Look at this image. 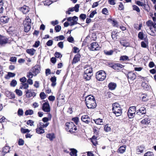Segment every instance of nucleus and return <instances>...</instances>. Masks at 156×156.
<instances>
[{
    "label": "nucleus",
    "mask_w": 156,
    "mask_h": 156,
    "mask_svg": "<svg viewBox=\"0 0 156 156\" xmlns=\"http://www.w3.org/2000/svg\"><path fill=\"white\" fill-rule=\"evenodd\" d=\"M85 101L87 106L88 108H94L96 107V104L93 96H87L85 99Z\"/></svg>",
    "instance_id": "nucleus-1"
},
{
    "label": "nucleus",
    "mask_w": 156,
    "mask_h": 156,
    "mask_svg": "<svg viewBox=\"0 0 156 156\" xmlns=\"http://www.w3.org/2000/svg\"><path fill=\"white\" fill-rule=\"evenodd\" d=\"M23 24L24 26V31L26 32H28L30 30L31 27V20L28 16L26 17L24 20Z\"/></svg>",
    "instance_id": "nucleus-2"
},
{
    "label": "nucleus",
    "mask_w": 156,
    "mask_h": 156,
    "mask_svg": "<svg viewBox=\"0 0 156 156\" xmlns=\"http://www.w3.org/2000/svg\"><path fill=\"white\" fill-rule=\"evenodd\" d=\"M66 126L67 131L71 133H75L77 129L76 126L72 122L66 123Z\"/></svg>",
    "instance_id": "nucleus-3"
},
{
    "label": "nucleus",
    "mask_w": 156,
    "mask_h": 156,
    "mask_svg": "<svg viewBox=\"0 0 156 156\" xmlns=\"http://www.w3.org/2000/svg\"><path fill=\"white\" fill-rule=\"evenodd\" d=\"M106 74L103 71H100L96 73V78L99 81H103L105 78Z\"/></svg>",
    "instance_id": "nucleus-4"
},
{
    "label": "nucleus",
    "mask_w": 156,
    "mask_h": 156,
    "mask_svg": "<svg viewBox=\"0 0 156 156\" xmlns=\"http://www.w3.org/2000/svg\"><path fill=\"white\" fill-rule=\"evenodd\" d=\"M136 107L131 106L130 107L127 112V115L129 118H132L134 117L136 111Z\"/></svg>",
    "instance_id": "nucleus-5"
},
{
    "label": "nucleus",
    "mask_w": 156,
    "mask_h": 156,
    "mask_svg": "<svg viewBox=\"0 0 156 156\" xmlns=\"http://www.w3.org/2000/svg\"><path fill=\"white\" fill-rule=\"evenodd\" d=\"M89 49L92 51L98 50L100 48L97 42H93L89 46Z\"/></svg>",
    "instance_id": "nucleus-6"
},
{
    "label": "nucleus",
    "mask_w": 156,
    "mask_h": 156,
    "mask_svg": "<svg viewBox=\"0 0 156 156\" xmlns=\"http://www.w3.org/2000/svg\"><path fill=\"white\" fill-rule=\"evenodd\" d=\"M40 70L41 68L38 65L35 66L30 70V71L34 73V76H36L40 73Z\"/></svg>",
    "instance_id": "nucleus-7"
},
{
    "label": "nucleus",
    "mask_w": 156,
    "mask_h": 156,
    "mask_svg": "<svg viewBox=\"0 0 156 156\" xmlns=\"http://www.w3.org/2000/svg\"><path fill=\"white\" fill-rule=\"evenodd\" d=\"M42 109L44 112H48L50 111V105L48 102H46L43 104Z\"/></svg>",
    "instance_id": "nucleus-8"
},
{
    "label": "nucleus",
    "mask_w": 156,
    "mask_h": 156,
    "mask_svg": "<svg viewBox=\"0 0 156 156\" xmlns=\"http://www.w3.org/2000/svg\"><path fill=\"white\" fill-rule=\"evenodd\" d=\"M26 97L29 98L32 97H34L36 95V93L33 90H28L25 91Z\"/></svg>",
    "instance_id": "nucleus-9"
},
{
    "label": "nucleus",
    "mask_w": 156,
    "mask_h": 156,
    "mask_svg": "<svg viewBox=\"0 0 156 156\" xmlns=\"http://www.w3.org/2000/svg\"><path fill=\"white\" fill-rule=\"evenodd\" d=\"M81 120L86 124H89L91 121V119L87 115L82 116L81 118Z\"/></svg>",
    "instance_id": "nucleus-10"
},
{
    "label": "nucleus",
    "mask_w": 156,
    "mask_h": 156,
    "mask_svg": "<svg viewBox=\"0 0 156 156\" xmlns=\"http://www.w3.org/2000/svg\"><path fill=\"white\" fill-rule=\"evenodd\" d=\"M128 79L129 81H133L136 78V75L135 74L132 72H130L128 73L127 75Z\"/></svg>",
    "instance_id": "nucleus-11"
},
{
    "label": "nucleus",
    "mask_w": 156,
    "mask_h": 156,
    "mask_svg": "<svg viewBox=\"0 0 156 156\" xmlns=\"http://www.w3.org/2000/svg\"><path fill=\"white\" fill-rule=\"evenodd\" d=\"M8 38L2 36L0 34V44L3 45L7 43L8 41Z\"/></svg>",
    "instance_id": "nucleus-12"
},
{
    "label": "nucleus",
    "mask_w": 156,
    "mask_h": 156,
    "mask_svg": "<svg viewBox=\"0 0 156 156\" xmlns=\"http://www.w3.org/2000/svg\"><path fill=\"white\" fill-rule=\"evenodd\" d=\"M122 109L121 107L119 108H117L112 110L113 112L115 115L116 116H118L121 115L122 113Z\"/></svg>",
    "instance_id": "nucleus-13"
},
{
    "label": "nucleus",
    "mask_w": 156,
    "mask_h": 156,
    "mask_svg": "<svg viewBox=\"0 0 156 156\" xmlns=\"http://www.w3.org/2000/svg\"><path fill=\"white\" fill-rule=\"evenodd\" d=\"M20 10L24 14H26L29 12V8L28 6L24 5L23 7L20 8Z\"/></svg>",
    "instance_id": "nucleus-14"
},
{
    "label": "nucleus",
    "mask_w": 156,
    "mask_h": 156,
    "mask_svg": "<svg viewBox=\"0 0 156 156\" xmlns=\"http://www.w3.org/2000/svg\"><path fill=\"white\" fill-rule=\"evenodd\" d=\"M145 149V147L144 145L138 146L136 148V153L138 154L143 153Z\"/></svg>",
    "instance_id": "nucleus-15"
},
{
    "label": "nucleus",
    "mask_w": 156,
    "mask_h": 156,
    "mask_svg": "<svg viewBox=\"0 0 156 156\" xmlns=\"http://www.w3.org/2000/svg\"><path fill=\"white\" fill-rule=\"evenodd\" d=\"M111 67L115 69L119 70L120 68H123L124 66L119 63H116L112 65Z\"/></svg>",
    "instance_id": "nucleus-16"
},
{
    "label": "nucleus",
    "mask_w": 156,
    "mask_h": 156,
    "mask_svg": "<svg viewBox=\"0 0 156 156\" xmlns=\"http://www.w3.org/2000/svg\"><path fill=\"white\" fill-rule=\"evenodd\" d=\"M78 20V18L76 16H74L73 17L72 20V21H71L70 23V26H72L75 24H79L77 22Z\"/></svg>",
    "instance_id": "nucleus-17"
},
{
    "label": "nucleus",
    "mask_w": 156,
    "mask_h": 156,
    "mask_svg": "<svg viewBox=\"0 0 156 156\" xmlns=\"http://www.w3.org/2000/svg\"><path fill=\"white\" fill-rule=\"evenodd\" d=\"M80 55L79 54H77L73 58V64H75L78 62L80 61Z\"/></svg>",
    "instance_id": "nucleus-18"
},
{
    "label": "nucleus",
    "mask_w": 156,
    "mask_h": 156,
    "mask_svg": "<svg viewBox=\"0 0 156 156\" xmlns=\"http://www.w3.org/2000/svg\"><path fill=\"white\" fill-rule=\"evenodd\" d=\"M80 6L79 4H76L75 6L73 8H70L69 9V11L73 12L75 11L76 12H77L79 11Z\"/></svg>",
    "instance_id": "nucleus-19"
},
{
    "label": "nucleus",
    "mask_w": 156,
    "mask_h": 156,
    "mask_svg": "<svg viewBox=\"0 0 156 156\" xmlns=\"http://www.w3.org/2000/svg\"><path fill=\"white\" fill-rule=\"evenodd\" d=\"M46 137L49 139L50 141L53 140L55 137V135L53 133L47 134L46 135Z\"/></svg>",
    "instance_id": "nucleus-20"
},
{
    "label": "nucleus",
    "mask_w": 156,
    "mask_h": 156,
    "mask_svg": "<svg viewBox=\"0 0 156 156\" xmlns=\"http://www.w3.org/2000/svg\"><path fill=\"white\" fill-rule=\"evenodd\" d=\"M70 150L71 151L70 154L71 156H77V150L74 148H71Z\"/></svg>",
    "instance_id": "nucleus-21"
},
{
    "label": "nucleus",
    "mask_w": 156,
    "mask_h": 156,
    "mask_svg": "<svg viewBox=\"0 0 156 156\" xmlns=\"http://www.w3.org/2000/svg\"><path fill=\"white\" fill-rule=\"evenodd\" d=\"M116 87V84L114 83H111L108 85V87L109 89L111 90H114Z\"/></svg>",
    "instance_id": "nucleus-22"
},
{
    "label": "nucleus",
    "mask_w": 156,
    "mask_h": 156,
    "mask_svg": "<svg viewBox=\"0 0 156 156\" xmlns=\"http://www.w3.org/2000/svg\"><path fill=\"white\" fill-rule=\"evenodd\" d=\"M155 30H154L152 27H150V30H147V33L152 36H154L155 35V33L154 32Z\"/></svg>",
    "instance_id": "nucleus-23"
},
{
    "label": "nucleus",
    "mask_w": 156,
    "mask_h": 156,
    "mask_svg": "<svg viewBox=\"0 0 156 156\" xmlns=\"http://www.w3.org/2000/svg\"><path fill=\"white\" fill-rule=\"evenodd\" d=\"M93 74L84 73L83 78L87 80H89L90 79L91 76Z\"/></svg>",
    "instance_id": "nucleus-24"
},
{
    "label": "nucleus",
    "mask_w": 156,
    "mask_h": 156,
    "mask_svg": "<svg viewBox=\"0 0 156 156\" xmlns=\"http://www.w3.org/2000/svg\"><path fill=\"white\" fill-rule=\"evenodd\" d=\"M27 52L31 55H34L35 50L34 48H31L30 49H28L26 51Z\"/></svg>",
    "instance_id": "nucleus-25"
},
{
    "label": "nucleus",
    "mask_w": 156,
    "mask_h": 156,
    "mask_svg": "<svg viewBox=\"0 0 156 156\" xmlns=\"http://www.w3.org/2000/svg\"><path fill=\"white\" fill-rule=\"evenodd\" d=\"M36 132L38 134H42L44 132V130L42 127H40L39 128L36 129Z\"/></svg>",
    "instance_id": "nucleus-26"
},
{
    "label": "nucleus",
    "mask_w": 156,
    "mask_h": 156,
    "mask_svg": "<svg viewBox=\"0 0 156 156\" xmlns=\"http://www.w3.org/2000/svg\"><path fill=\"white\" fill-rule=\"evenodd\" d=\"M9 20V18L5 16L2 17L0 18L1 21L5 23H6L8 22Z\"/></svg>",
    "instance_id": "nucleus-27"
},
{
    "label": "nucleus",
    "mask_w": 156,
    "mask_h": 156,
    "mask_svg": "<svg viewBox=\"0 0 156 156\" xmlns=\"http://www.w3.org/2000/svg\"><path fill=\"white\" fill-rule=\"evenodd\" d=\"M150 122L149 118H146L143 119L141 121V123L142 124H148Z\"/></svg>",
    "instance_id": "nucleus-28"
},
{
    "label": "nucleus",
    "mask_w": 156,
    "mask_h": 156,
    "mask_svg": "<svg viewBox=\"0 0 156 156\" xmlns=\"http://www.w3.org/2000/svg\"><path fill=\"white\" fill-rule=\"evenodd\" d=\"M144 2H140V1H137L136 3L137 5L140 6H143L145 3H147V0H144Z\"/></svg>",
    "instance_id": "nucleus-29"
},
{
    "label": "nucleus",
    "mask_w": 156,
    "mask_h": 156,
    "mask_svg": "<svg viewBox=\"0 0 156 156\" xmlns=\"http://www.w3.org/2000/svg\"><path fill=\"white\" fill-rule=\"evenodd\" d=\"M92 72V68L90 67H88V68L84 71V73L93 74Z\"/></svg>",
    "instance_id": "nucleus-30"
},
{
    "label": "nucleus",
    "mask_w": 156,
    "mask_h": 156,
    "mask_svg": "<svg viewBox=\"0 0 156 156\" xmlns=\"http://www.w3.org/2000/svg\"><path fill=\"white\" fill-rule=\"evenodd\" d=\"M33 111L31 109L27 110L25 112V115H31L33 114Z\"/></svg>",
    "instance_id": "nucleus-31"
},
{
    "label": "nucleus",
    "mask_w": 156,
    "mask_h": 156,
    "mask_svg": "<svg viewBox=\"0 0 156 156\" xmlns=\"http://www.w3.org/2000/svg\"><path fill=\"white\" fill-rule=\"evenodd\" d=\"M95 123L98 125H102L103 124V122L102 119L99 118L94 120Z\"/></svg>",
    "instance_id": "nucleus-32"
},
{
    "label": "nucleus",
    "mask_w": 156,
    "mask_h": 156,
    "mask_svg": "<svg viewBox=\"0 0 156 156\" xmlns=\"http://www.w3.org/2000/svg\"><path fill=\"white\" fill-rule=\"evenodd\" d=\"M112 110H114L115 109H116L117 108H119L120 107H121L120 106V105L117 103H113L112 104Z\"/></svg>",
    "instance_id": "nucleus-33"
},
{
    "label": "nucleus",
    "mask_w": 156,
    "mask_h": 156,
    "mask_svg": "<svg viewBox=\"0 0 156 156\" xmlns=\"http://www.w3.org/2000/svg\"><path fill=\"white\" fill-rule=\"evenodd\" d=\"M126 150V147L124 146H121L119 149V152L120 153H123Z\"/></svg>",
    "instance_id": "nucleus-34"
},
{
    "label": "nucleus",
    "mask_w": 156,
    "mask_h": 156,
    "mask_svg": "<svg viewBox=\"0 0 156 156\" xmlns=\"http://www.w3.org/2000/svg\"><path fill=\"white\" fill-rule=\"evenodd\" d=\"M4 9L3 2L2 0H0V13L3 12Z\"/></svg>",
    "instance_id": "nucleus-35"
},
{
    "label": "nucleus",
    "mask_w": 156,
    "mask_h": 156,
    "mask_svg": "<svg viewBox=\"0 0 156 156\" xmlns=\"http://www.w3.org/2000/svg\"><path fill=\"white\" fill-rule=\"evenodd\" d=\"M114 51L112 50H110L109 51H105L104 53L105 54L108 55H112Z\"/></svg>",
    "instance_id": "nucleus-36"
},
{
    "label": "nucleus",
    "mask_w": 156,
    "mask_h": 156,
    "mask_svg": "<svg viewBox=\"0 0 156 156\" xmlns=\"http://www.w3.org/2000/svg\"><path fill=\"white\" fill-rule=\"evenodd\" d=\"M34 76V73L30 70L27 74V77L29 79L32 78L33 76Z\"/></svg>",
    "instance_id": "nucleus-37"
},
{
    "label": "nucleus",
    "mask_w": 156,
    "mask_h": 156,
    "mask_svg": "<svg viewBox=\"0 0 156 156\" xmlns=\"http://www.w3.org/2000/svg\"><path fill=\"white\" fill-rule=\"evenodd\" d=\"M146 3H145L144 5L143 6V8L148 12L150 10V8L148 5Z\"/></svg>",
    "instance_id": "nucleus-38"
},
{
    "label": "nucleus",
    "mask_w": 156,
    "mask_h": 156,
    "mask_svg": "<svg viewBox=\"0 0 156 156\" xmlns=\"http://www.w3.org/2000/svg\"><path fill=\"white\" fill-rule=\"evenodd\" d=\"M15 92L16 94L19 96H21L22 95L23 92L21 90H20L16 89L15 90Z\"/></svg>",
    "instance_id": "nucleus-39"
},
{
    "label": "nucleus",
    "mask_w": 156,
    "mask_h": 156,
    "mask_svg": "<svg viewBox=\"0 0 156 156\" xmlns=\"http://www.w3.org/2000/svg\"><path fill=\"white\" fill-rule=\"evenodd\" d=\"M111 128L110 127L108 126V124H106L104 128V130L105 131L107 132H109L111 130Z\"/></svg>",
    "instance_id": "nucleus-40"
},
{
    "label": "nucleus",
    "mask_w": 156,
    "mask_h": 156,
    "mask_svg": "<svg viewBox=\"0 0 156 156\" xmlns=\"http://www.w3.org/2000/svg\"><path fill=\"white\" fill-rule=\"evenodd\" d=\"M10 151V147L9 146H6L3 148V151L5 153L9 152Z\"/></svg>",
    "instance_id": "nucleus-41"
},
{
    "label": "nucleus",
    "mask_w": 156,
    "mask_h": 156,
    "mask_svg": "<svg viewBox=\"0 0 156 156\" xmlns=\"http://www.w3.org/2000/svg\"><path fill=\"white\" fill-rule=\"evenodd\" d=\"M17 81L15 80H13L10 83V86L15 87L17 84Z\"/></svg>",
    "instance_id": "nucleus-42"
},
{
    "label": "nucleus",
    "mask_w": 156,
    "mask_h": 156,
    "mask_svg": "<svg viewBox=\"0 0 156 156\" xmlns=\"http://www.w3.org/2000/svg\"><path fill=\"white\" fill-rule=\"evenodd\" d=\"M30 130L28 129H24L23 128H21V131L23 133H29Z\"/></svg>",
    "instance_id": "nucleus-43"
},
{
    "label": "nucleus",
    "mask_w": 156,
    "mask_h": 156,
    "mask_svg": "<svg viewBox=\"0 0 156 156\" xmlns=\"http://www.w3.org/2000/svg\"><path fill=\"white\" fill-rule=\"evenodd\" d=\"M43 3H44V5L48 6L51 3V2L49 0H46L45 1H44Z\"/></svg>",
    "instance_id": "nucleus-44"
},
{
    "label": "nucleus",
    "mask_w": 156,
    "mask_h": 156,
    "mask_svg": "<svg viewBox=\"0 0 156 156\" xmlns=\"http://www.w3.org/2000/svg\"><path fill=\"white\" fill-rule=\"evenodd\" d=\"M120 43L122 45L125 47L127 46L128 44V43L126 42L124 40L121 41Z\"/></svg>",
    "instance_id": "nucleus-45"
},
{
    "label": "nucleus",
    "mask_w": 156,
    "mask_h": 156,
    "mask_svg": "<svg viewBox=\"0 0 156 156\" xmlns=\"http://www.w3.org/2000/svg\"><path fill=\"white\" fill-rule=\"evenodd\" d=\"M138 38L141 40L144 39V34L142 32H140L138 34Z\"/></svg>",
    "instance_id": "nucleus-46"
},
{
    "label": "nucleus",
    "mask_w": 156,
    "mask_h": 156,
    "mask_svg": "<svg viewBox=\"0 0 156 156\" xmlns=\"http://www.w3.org/2000/svg\"><path fill=\"white\" fill-rule=\"evenodd\" d=\"M117 32L116 31H113L112 33V37L113 39H116L117 36Z\"/></svg>",
    "instance_id": "nucleus-47"
},
{
    "label": "nucleus",
    "mask_w": 156,
    "mask_h": 156,
    "mask_svg": "<svg viewBox=\"0 0 156 156\" xmlns=\"http://www.w3.org/2000/svg\"><path fill=\"white\" fill-rule=\"evenodd\" d=\"M128 57L126 55H123L122 56H121L120 57V60H127L128 59Z\"/></svg>",
    "instance_id": "nucleus-48"
},
{
    "label": "nucleus",
    "mask_w": 156,
    "mask_h": 156,
    "mask_svg": "<svg viewBox=\"0 0 156 156\" xmlns=\"http://www.w3.org/2000/svg\"><path fill=\"white\" fill-rule=\"evenodd\" d=\"M40 96L42 99H44L46 97L45 94L44 92H41L40 94Z\"/></svg>",
    "instance_id": "nucleus-49"
},
{
    "label": "nucleus",
    "mask_w": 156,
    "mask_h": 156,
    "mask_svg": "<svg viewBox=\"0 0 156 156\" xmlns=\"http://www.w3.org/2000/svg\"><path fill=\"white\" fill-rule=\"evenodd\" d=\"M144 156H154V154L152 152L148 151L145 153Z\"/></svg>",
    "instance_id": "nucleus-50"
},
{
    "label": "nucleus",
    "mask_w": 156,
    "mask_h": 156,
    "mask_svg": "<svg viewBox=\"0 0 156 156\" xmlns=\"http://www.w3.org/2000/svg\"><path fill=\"white\" fill-rule=\"evenodd\" d=\"M133 9L134 10L136 11L137 12H140V9L139 8L135 5H133Z\"/></svg>",
    "instance_id": "nucleus-51"
},
{
    "label": "nucleus",
    "mask_w": 156,
    "mask_h": 156,
    "mask_svg": "<svg viewBox=\"0 0 156 156\" xmlns=\"http://www.w3.org/2000/svg\"><path fill=\"white\" fill-rule=\"evenodd\" d=\"M61 29V27L59 25H57L55 27V29L56 32H59Z\"/></svg>",
    "instance_id": "nucleus-52"
},
{
    "label": "nucleus",
    "mask_w": 156,
    "mask_h": 156,
    "mask_svg": "<svg viewBox=\"0 0 156 156\" xmlns=\"http://www.w3.org/2000/svg\"><path fill=\"white\" fill-rule=\"evenodd\" d=\"M22 84V87L24 89H27L28 87V84L27 83H21Z\"/></svg>",
    "instance_id": "nucleus-53"
},
{
    "label": "nucleus",
    "mask_w": 156,
    "mask_h": 156,
    "mask_svg": "<svg viewBox=\"0 0 156 156\" xmlns=\"http://www.w3.org/2000/svg\"><path fill=\"white\" fill-rule=\"evenodd\" d=\"M147 41H143L141 42V46L142 47L145 48L147 47Z\"/></svg>",
    "instance_id": "nucleus-54"
},
{
    "label": "nucleus",
    "mask_w": 156,
    "mask_h": 156,
    "mask_svg": "<svg viewBox=\"0 0 156 156\" xmlns=\"http://www.w3.org/2000/svg\"><path fill=\"white\" fill-rule=\"evenodd\" d=\"M86 15L84 14H81L80 16V18L83 20L86 19Z\"/></svg>",
    "instance_id": "nucleus-55"
},
{
    "label": "nucleus",
    "mask_w": 156,
    "mask_h": 156,
    "mask_svg": "<svg viewBox=\"0 0 156 156\" xmlns=\"http://www.w3.org/2000/svg\"><path fill=\"white\" fill-rule=\"evenodd\" d=\"M55 55L56 58H59L62 57V55L59 52H56L55 54Z\"/></svg>",
    "instance_id": "nucleus-56"
},
{
    "label": "nucleus",
    "mask_w": 156,
    "mask_h": 156,
    "mask_svg": "<svg viewBox=\"0 0 156 156\" xmlns=\"http://www.w3.org/2000/svg\"><path fill=\"white\" fill-rule=\"evenodd\" d=\"M34 122L31 120H28L27 122V125H29L30 126H34Z\"/></svg>",
    "instance_id": "nucleus-57"
},
{
    "label": "nucleus",
    "mask_w": 156,
    "mask_h": 156,
    "mask_svg": "<svg viewBox=\"0 0 156 156\" xmlns=\"http://www.w3.org/2000/svg\"><path fill=\"white\" fill-rule=\"evenodd\" d=\"M140 110L142 113V114L144 115L146 113V110L145 108L144 107H141L140 108Z\"/></svg>",
    "instance_id": "nucleus-58"
},
{
    "label": "nucleus",
    "mask_w": 156,
    "mask_h": 156,
    "mask_svg": "<svg viewBox=\"0 0 156 156\" xmlns=\"http://www.w3.org/2000/svg\"><path fill=\"white\" fill-rule=\"evenodd\" d=\"M97 12L96 10L93 11L90 15L89 17L90 18H93L95 14H96Z\"/></svg>",
    "instance_id": "nucleus-59"
},
{
    "label": "nucleus",
    "mask_w": 156,
    "mask_h": 156,
    "mask_svg": "<svg viewBox=\"0 0 156 156\" xmlns=\"http://www.w3.org/2000/svg\"><path fill=\"white\" fill-rule=\"evenodd\" d=\"M18 115L21 116L23 114V111L22 109H19L18 111Z\"/></svg>",
    "instance_id": "nucleus-60"
},
{
    "label": "nucleus",
    "mask_w": 156,
    "mask_h": 156,
    "mask_svg": "<svg viewBox=\"0 0 156 156\" xmlns=\"http://www.w3.org/2000/svg\"><path fill=\"white\" fill-rule=\"evenodd\" d=\"M53 41L51 40H49L46 43V44L48 46H51L53 44Z\"/></svg>",
    "instance_id": "nucleus-61"
},
{
    "label": "nucleus",
    "mask_w": 156,
    "mask_h": 156,
    "mask_svg": "<svg viewBox=\"0 0 156 156\" xmlns=\"http://www.w3.org/2000/svg\"><path fill=\"white\" fill-rule=\"evenodd\" d=\"M20 80L22 82L21 83H24L26 81L27 79L25 77H23L20 78Z\"/></svg>",
    "instance_id": "nucleus-62"
},
{
    "label": "nucleus",
    "mask_w": 156,
    "mask_h": 156,
    "mask_svg": "<svg viewBox=\"0 0 156 156\" xmlns=\"http://www.w3.org/2000/svg\"><path fill=\"white\" fill-rule=\"evenodd\" d=\"M142 86L144 89H147L148 87V86L147 84L145 82H143L142 84Z\"/></svg>",
    "instance_id": "nucleus-63"
},
{
    "label": "nucleus",
    "mask_w": 156,
    "mask_h": 156,
    "mask_svg": "<svg viewBox=\"0 0 156 156\" xmlns=\"http://www.w3.org/2000/svg\"><path fill=\"white\" fill-rule=\"evenodd\" d=\"M108 12V9L106 8H104L102 10V12L103 14H107Z\"/></svg>",
    "instance_id": "nucleus-64"
}]
</instances>
